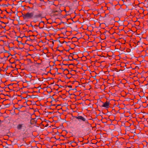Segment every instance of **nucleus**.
<instances>
[{"label":"nucleus","mask_w":148,"mask_h":148,"mask_svg":"<svg viewBox=\"0 0 148 148\" xmlns=\"http://www.w3.org/2000/svg\"><path fill=\"white\" fill-rule=\"evenodd\" d=\"M74 117L79 121V124L82 129H89V127H91V125L89 123L88 120L82 116H79Z\"/></svg>","instance_id":"1"},{"label":"nucleus","mask_w":148,"mask_h":148,"mask_svg":"<svg viewBox=\"0 0 148 148\" xmlns=\"http://www.w3.org/2000/svg\"><path fill=\"white\" fill-rule=\"evenodd\" d=\"M34 15V12H27L25 14H22V16L23 17L24 19H25L29 18H32L33 17Z\"/></svg>","instance_id":"2"},{"label":"nucleus","mask_w":148,"mask_h":148,"mask_svg":"<svg viewBox=\"0 0 148 148\" xmlns=\"http://www.w3.org/2000/svg\"><path fill=\"white\" fill-rule=\"evenodd\" d=\"M44 17L42 16V14L41 13H40L36 15L33 16L34 18L35 19L34 22L36 23L37 21H38V18L42 19Z\"/></svg>","instance_id":"3"},{"label":"nucleus","mask_w":148,"mask_h":148,"mask_svg":"<svg viewBox=\"0 0 148 148\" xmlns=\"http://www.w3.org/2000/svg\"><path fill=\"white\" fill-rule=\"evenodd\" d=\"M62 11L60 9H58L57 10H53L52 11L53 14L54 16H60Z\"/></svg>","instance_id":"4"},{"label":"nucleus","mask_w":148,"mask_h":148,"mask_svg":"<svg viewBox=\"0 0 148 148\" xmlns=\"http://www.w3.org/2000/svg\"><path fill=\"white\" fill-rule=\"evenodd\" d=\"M23 127V129H25L26 128V127L25 125L24 124H18L17 127V129L18 130H20Z\"/></svg>","instance_id":"5"},{"label":"nucleus","mask_w":148,"mask_h":148,"mask_svg":"<svg viewBox=\"0 0 148 148\" xmlns=\"http://www.w3.org/2000/svg\"><path fill=\"white\" fill-rule=\"evenodd\" d=\"M103 105L102 106V107L106 108H108L109 107V105L110 103L109 102L106 101L105 103H103Z\"/></svg>","instance_id":"6"},{"label":"nucleus","mask_w":148,"mask_h":148,"mask_svg":"<svg viewBox=\"0 0 148 148\" xmlns=\"http://www.w3.org/2000/svg\"><path fill=\"white\" fill-rule=\"evenodd\" d=\"M43 21H41L38 25H35V26L39 27L40 28H42L44 27V23Z\"/></svg>","instance_id":"7"},{"label":"nucleus","mask_w":148,"mask_h":148,"mask_svg":"<svg viewBox=\"0 0 148 148\" xmlns=\"http://www.w3.org/2000/svg\"><path fill=\"white\" fill-rule=\"evenodd\" d=\"M72 59H73V60H75V59H74V58H73V57H72Z\"/></svg>","instance_id":"8"}]
</instances>
